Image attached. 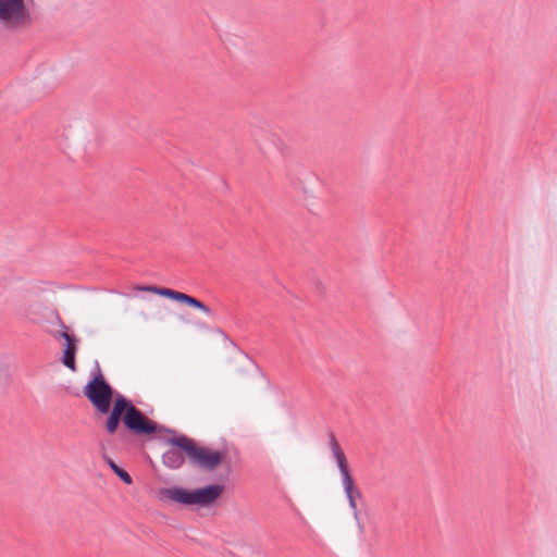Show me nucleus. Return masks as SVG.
<instances>
[{
    "label": "nucleus",
    "instance_id": "nucleus-1",
    "mask_svg": "<svg viewBox=\"0 0 557 557\" xmlns=\"http://www.w3.org/2000/svg\"><path fill=\"white\" fill-rule=\"evenodd\" d=\"M84 395L99 413L109 414L104 423L106 431L110 435L119 432L122 444H128L132 435L141 437L162 432L176 434L175 430L148 418L122 394L114 395V389L99 369L98 374L84 387Z\"/></svg>",
    "mask_w": 557,
    "mask_h": 557
},
{
    "label": "nucleus",
    "instance_id": "nucleus-2",
    "mask_svg": "<svg viewBox=\"0 0 557 557\" xmlns=\"http://www.w3.org/2000/svg\"><path fill=\"white\" fill-rule=\"evenodd\" d=\"M223 484H209L199 488L188 490L181 486L161 487L159 498L184 506L211 507L224 493Z\"/></svg>",
    "mask_w": 557,
    "mask_h": 557
},
{
    "label": "nucleus",
    "instance_id": "nucleus-3",
    "mask_svg": "<svg viewBox=\"0 0 557 557\" xmlns=\"http://www.w3.org/2000/svg\"><path fill=\"white\" fill-rule=\"evenodd\" d=\"M166 443L172 446H178L184 449L188 462L200 470L213 471L225 459V454L220 450H212L207 447L198 446L197 443L186 435H178L166 438Z\"/></svg>",
    "mask_w": 557,
    "mask_h": 557
},
{
    "label": "nucleus",
    "instance_id": "nucleus-4",
    "mask_svg": "<svg viewBox=\"0 0 557 557\" xmlns=\"http://www.w3.org/2000/svg\"><path fill=\"white\" fill-rule=\"evenodd\" d=\"M329 444L330 448L333 453V456L337 462L339 472L342 474V481L345 494L347 496L350 508L354 511L355 518H358V509H357V499L362 497L361 491L355 485L354 479L350 474V470L348 467V462L346 456L341 448L339 443L337 442L333 432L329 433Z\"/></svg>",
    "mask_w": 557,
    "mask_h": 557
},
{
    "label": "nucleus",
    "instance_id": "nucleus-5",
    "mask_svg": "<svg viewBox=\"0 0 557 557\" xmlns=\"http://www.w3.org/2000/svg\"><path fill=\"white\" fill-rule=\"evenodd\" d=\"M0 22L10 28L29 25V10L24 0H0Z\"/></svg>",
    "mask_w": 557,
    "mask_h": 557
},
{
    "label": "nucleus",
    "instance_id": "nucleus-6",
    "mask_svg": "<svg viewBox=\"0 0 557 557\" xmlns=\"http://www.w3.org/2000/svg\"><path fill=\"white\" fill-rule=\"evenodd\" d=\"M156 294L160 295V296H164L171 300L187 305L191 308L198 309L209 317H214V312L209 306H207L201 300H199L188 294H185V293H182L178 290H174L171 288H165V287H159L158 290H156Z\"/></svg>",
    "mask_w": 557,
    "mask_h": 557
},
{
    "label": "nucleus",
    "instance_id": "nucleus-7",
    "mask_svg": "<svg viewBox=\"0 0 557 557\" xmlns=\"http://www.w3.org/2000/svg\"><path fill=\"white\" fill-rule=\"evenodd\" d=\"M156 294L160 295V296H164L171 300L187 305L191 308L198 309L209 317H214V312L209 306H207L201 300H199L188 294H185V293H182L178 290H174L171 288H165V287H159L158 290H156Z\"/></svg>",
    "mask_w": 557,
    "mask_h": 557
},
{
    "label": "nucleus",
    "instance_id": "nucleus-8",
    "mask_svg": "<svg viewBox=\"0 0 557 557\" xmlns=\"http://www.w3.org/2000/svg\"><path fill=\"white\" fill-rule=\"evenodd\" d=\"M55 338H63L66 344L63 350L62 363L72 371L76 370L75 356L77 352L78 339L75 335L69 334L66 331L59 332L54 335Z\"/></svg>",
    "mask_w": 557,
    "mask_h": 557
},
{
    "label": "nucleus",
    "instance_id": "nucleus-9",
    "mask_svg": "<svg viewBox=\"0 0 557 557\" xmlns=\"http://www.w3.org/2000/svg\"><path fill=\"white\" fill-rule=\"evenodd\" d=\"M185 451L178 446H172L163 453L162 462L170 469H180L185 462Z\"/></svg>",
    "mask_w": 557,
    "mask_h": 557
},
{
    "label": "nucleus",
    "instance_id": "nucleus-10",
    "mask_svg": "<svg viewBox=\"0 0 557 557\" xmlns=\"http://www.w3.org/2000/svg\"><path fill=\"white\" fill-rule=\"evenodd\" d=\"M108 466L111 470L123 481L125 484H132L133 480L129 473L123 468L119 467L111 458L106 457Z\"/></svg>",
    "mask_w": 557,
    "mask_h": 557
},
{
    "label": "nucleus",
    "instance_id": "nucleus-11",
    "mask_svg": "<svg viewBox=\"0 0 557 557\" xmlns=\"http://www.w3.org/2000/svg\"><path fill=\"white\" fill-rule=\"evenodd\" d=\"M158 286H144V287H140L141 290H145V292H151L153 294H156V290H158Z\"/></svg>",
    "mask_w": 557,
    "mask_h": 557
},
{
    "label": "nucleus",
    "instance_id": "nucleus-12",
    "mask_svg": "<svg viewBox=\"0 0 557 557\" xmlns=\"http://www.w3.org/2000/svg\"><path fill=\"white\" fill-rule=\"evenodd\" d=\"M61 325L63 329H66L65 324L61 321Z\"/></svg>",
    "mask_w": 557,
    "mask_h": 557
}]
</instances>
